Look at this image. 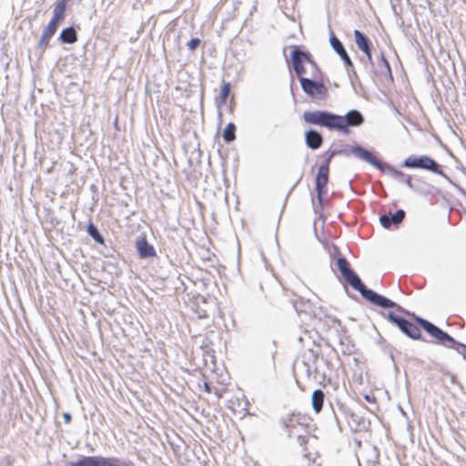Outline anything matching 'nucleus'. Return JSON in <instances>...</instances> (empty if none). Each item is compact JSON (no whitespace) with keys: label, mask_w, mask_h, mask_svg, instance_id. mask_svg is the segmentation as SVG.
I'll list each match as a JSON object with an SVG mask.
<instances>
[{"label":"nucleus","mask_w":466,"mask_h":466,"mask_svg":"<svg viewBox=\"0 0 466 466\" xmlns=\"http://www.w3.org/2000/svg\"><path fill=\"white\" fill-rule=\"evenodd\" d=\"M355 43L360 50L367 56L368 60L372 63L371 43L370 39L360 30H354Z\"/></svg>","instance_id":"nucleus-14"},{"label":"nucleus","mask_w":466,"mask_h":466,"mask_svg":"<svg viewBox=\"0 0 466 466\" xmlns=\"http://www.w3.org/2000/svg\"><path fill=\"white\" fill-rule=\"evenodd\" d=\"M191 170L186 173L187 181L189 183L190 187H196L198 184V181L201 179L202 174L198 167H190Z\"/></svg>","instance_id":"nucleus-25"},{"label":"nucleus","mask_w":466,"mask_h":466,"mask_svg":"<svg viewBox=\"0 0 466 466\" xmlns=\"http://www.w3.org/2000/svg\"><path fill=\"white\" fill-rule=\"evenodd\" d=\"M403 313L408 316H411L416 323H418L429 335L436 339L438 343L446 348L455 350L463 357L464 360H466V344L457 341L453 337L442 330L441 328L421 317L416 316L414 313H410L407 309H405Z\"/></svg>","instance_id":"nucleus-2"},{"label":"nucleus","mask_w":466,"mask_h":466,"mask_svg":"<svg viewBox=\"0 0 466 466\" xmlns=\"http://www.w3.org/2000/svg\"><path fill=\"white\" fill-rule=\"evenodd\" d=\"M306 143L309 147L321 146L322 137L315 130H309L306 133Z\"/></svg>","instance_id":"nucleus-27"},{"label":"nucleus","mask_w":466,"mask_h":466,"mask_svg":"<svg viewBox=\"0 0 466 466\" xmlns=\"http://www.w3.org/2000/svg\"><path fill=\"white\" fill-rule=\"evenodd\" d=\"M298 340L302 342L303 341V338L300 336V337L298 338Z\"/></svg>","instance_id":"nucleus-45"},{"label":"nucleus","mask_w":466,"mask_h":466,"mask_svg":"<svg viewBox=\"0 0 466 466\" xmlns=\"http://www.w3.org/2000/svg\"><path fill=\"white\" fill-rule=\"evenodd\" d=\"M184 155L187 157L189 167H198L201 162V147H180Z\"/></svg>","instance_id":"nucleus-18"},{"label":"nucleus","mask_w":466,"mask_h":466,"mask_svg":"<svg viewBox=\"0 0 466 466\" xmlns=\"http://www.w3.org/2000/svg\"><path fill=\"white\" fill-rule=\"evenodd\" d=\"M303 119L312 125L325 127L329 130L348 133L350 127H358L364 121V117L358 110H350L345 116H339L328 111H306Z\"/></svg>","instance_id":"nucleus-1"},{"label":"nucleus","mask_w":466,"mask_h":466,"mask_svg":"<svg viewBox=\"0 0 466 466\" xmlns=\"http://www.w3.org/2000/svg\"><path fill=\"white\" fill-rule=\"evenodd\" d=\"M403 182L410 188L414 189L413 184H412V177L410 175H407Z\"/></svg>","instance_id":"nucleus-39"},{"label":"nucleus","mask_w":466,"mask_h":466,"mask_svg":"<svg viewBox=\"0 0 466 466\" xmlns=\"http://www.w3.org/2000/svg\"><path fill=\"white\" fill-rule=\"evenodd\" d=\"M364 399H365L368 402H374V401H375V397L370 396V395H368V394H366V395L364 396Z\"/></svg>","instance_id":"nucleus-43"},{"label":"nucleus","mask_w":466,"mask_h":466,"mask_svg":"<svg viewBox=\"0 0 466 466\" xmlns=\"http://www.w3.org/2000/svg\"><path fill=\"white\" fill-rule=\"evenodd\" d=\"M387 319L395 324L405 335L413 339H420L421 338L420 329L410 320L399 316L393 312L387 313Z\"/></svg>","instance_id":"nucleus-8"},{"label":"nucleus","mask_w":466,"mask_h":466,"mask_svg":"<svg viewBox=\"0 0 466 466\" xmlns=\"http://www.w3.org/2000/svg\"><path fill=\"white\" fill-rule=\"evenodd\" d=\"M136 248L140 258L146 259L157 256L155 248L145 238L137 240Z\"/></svg>","instance_id":"nucleus-17"},{"label":"nucleus","mask_w":466,"mask_h":466,"mask_svg":"<svg viewBox=\"0 0 466 466\" xmlns=\"http://www.w3.org/2000/svg\"><path fill=\"white\" fill-rule=\"evenodd\" d=\"M329 43L333 50L339 56L344 64L347 66H353L352 61L349 56L348 53L346 52L341 41L333 34H331L329 37Z\"/></svg>","instance_id":"nucleus-16"},{"label":"nucleus","mask_w":466,"mask_h":466,"mask_svg":"<svg viewBox=\"0 0 466 466\" xmlns=\"http://www.w3.org/2000/svg\"><path fill=\"white\" fill-rule=\"evenodd\" d=\"M236 127L234 124L229 123L226 128L223 131V138L226 143L232 142L236 136H235Z\"/></svg>","instance_id":"nucleus-29"},{"label":"nucleus","mask_w":466,"mask_h":466,"mask_svg":"<svg viewBox=\"0 0 466 466\" xmlns=\"http://www.w3.org/2000/svg\"><path fill=\"white\" fill-rule=\"evenodd\" d=\"M66 9V0H61V1L57 2L53 10L52 18L55 19L56 21L62 22L65 17Z\"/></svg>","instance_id":"nucleus-26"},{"label":"nucleus","mask_w":466,"mask_h":466,"mask_svg":"<svg viewBox=\"0 0 466 466\" xmlns=\"http://www.w3.org/2000/svg\"><path fill=\"white\" fill-rule=\"evenodd\" d=\"M60 22L58 21H56L55 19L51 18L50 22L48 23V25L44 28V32L51 35H54L55 33L56 32V29L58 27V25H59Z\"/></svg>","instance_id":"nucleus-31"},{"label":"nucleus","mask_w":466,"mask_h":466,"mask_svg":"<svg viewBox=\"0 0 466 466\" xmlns=\"http://www.w3.org/2000/svg\"><path fill=\"white\" fill-rule=\"evenodd\" d=\"M332 328L336 329V331H339L342 329L341 321L336 318L331 319Z\"/></svg>","instance_id":"nucleus-36"},{"label":"nucleus","mask_w":466,"mask_h":466,"mask_svg":"<svg viewBox=\"0 0 466 466\" xmlns=\"http://www.w3.org/2000/svg\"><path fill=\"white\" fill-rule=\"evenodd\" d=\"M401 167L412 169H423L440 175L451 182V178L442 171L441 166L433 158L426 155H411L401 164Z\"/></svg>","instance_id":"nucleus-5"},{"label":"nucleus","mask_w":466,"mask_h":466,"mask_svg":"<svg viewBox=\"0 0 466 466\" xmlns=\"http://www.w3.org/2000/svg\"><path fill=\"white\" fill-rule=\"evenodd\" d=\"M329 169L318 168L315 177V189L319 205H322L323 197L326 194V187L329 182Z\"/></svg>","instance_id":"nucleus-12"},{"label":"nucleus","mask_w":466,"mask_h":466,"mask_svg":"<svg viewBox=\"0 0 466 466\" xmlns=\"http://www.w3.org/2000/svg\"><path fill=\"white\" fill-rule=\"evenodd\" d=\"M406 217V212L403 209H398L394 213L389 212L380 217L381 226L387 229L391 227H398L402 223Z\"/></svg>","instance_id":"nucleus-13"},{"label":"nucleus","mask_w":466,"mask_h":466,"mask_svg":"<svg viewBox=\"0 0 466 466\" xmlns=\"http://www.w3.org/2000/svg\"><path fill=\"white\" fill-rule=\"evenodd\" d=\"M311 356H312V359H313V361L315 362L318 358H319V352L317 350H309Z\"/></svg>","instance_id":"nucleus-41"},{"label":"nucleus","mask_w":466,"mask_h":466,"mask_svg":"<svg viewBox=\"0 0 466 466\" xmlns=\"http://www.w3.org/2000/svg\"><path fill=\"white\" fill-rule=\"evenodd\" d=\"M335 264L345 282L353 289L359 291L363 299H367L372 289L364 285L359 275L350 268L347 258L344 257H339L336 259Z\"/></svg>","instance_id":"nucleus-3"},{"label":"nucleus","mask_w":466,"mask_h":466,"mask_svg":"<svg viewBox=\"0 0 466 466\" xmlns=\"http://www.w3.org/2000/svg\"><path fill=\"white\" fill-rule=\"evenodd\" d=\"M205 390L206 391L210 392V387L208 386V383H205Z\"/></svg>","instance_id":"nucleus-44"},{"label":"nucleus","mask_w":466,"mask_h":466,"mask_svg":"<svg viewBox=\"0 0 466 466\" xmlns=\"http://www.w3.org/2000/svg\"><path fill=\"white\" fill-rule=\"evenodd\" d=\"M343 154L361 162L368 163L379 170H380L384 164V162L377 158L376 152L370 150L368 147H349L348 150H343Z\"/></svg>","instance_id":"nucleus-7"},{"label":"nucleus","mask_w":466,"mask_h":466,"mask_svg":"<svg viewBox=\"0 0 466 466\" xmlns=\"http://www.w3.org/2000/svg\"><path fill=\"white\" fill-rule=\"evenodd\" d=\"M380 171L400 182H403L407 177L402 171L396 169L392 165L386 162H384Z\"/></svg>","instance_id":"nucleus-22"},{"label":"nucleus","mask_w":466,"mask_h":466,"mask_svg":"<svg viewBox=\"0 0 466 466\" xmlns=\"http://www.w3.org/2000/svg\"><path fill=\"white\" fill-rule=\"evenodd\" d=\"M334 417L339 427L341 419L348 421L352 410L340 401L336 402V406L332 407Z\"/></svg>","instance_id":"nucleus-20"},{"label":"nucleus","mask_w":466,"mask_h":466,"mask_svg":"<svg viewBox=\"0 0 466 466\" xmlns=\"http://www.w3.org/2000/svg\"><path fill=\"white\" fill-rule=\"evenodd\" d=\"M53 35L46 33L43 31L42 33V35L40 37V40L38 42V48H41L42 50H45L48 45H49V40L50 38L52 37Z\"/></svg>","instance_id":"nucleus-32"},{"label":"nucleus","mask_w":466,"mask_h":466,"mask_svg":"<svg viewBox=\"0 0 466 466\" xmlns=\"http://www.w3.org/2000/svg\"><path fill=\"white\" fill-rule=\"evenodd\" d=\"M63 419H64L65 422L69 423L72 420V416L70 413L65 412V413H63Z\"/></svg>","instance_id":"nucleus-40"},{"label":"nucleus","mask_w":466,"mask_h":466,"mask_svg":"<svg viewBox=\"0 0 466 466\" xmlns=\"http://www.w3.org/2000/svg\"><path fill=\"white\" fill-rule=\"evenodd\" d=\"M127 466H129V463H127Z\"/></svg>","instance_id":"nucleus-46"},{"label":"nucleus","mask_w":466,"mask_h":466,"mask_svg":"<svg viewBox=\"0 0 466 466\" xmlns=\"http://www.w3.org/2000/svg\"><path fill=\"white\" fill-rule=\"evenodd\" d=\"M293 69L297 76H299V78L303 77L302 75L305 73V68L303 65L296 66L295 67H293Z\"/></svg>","instance_id":"nucleus-37"},{"label":"nucleus","mask_w":466,"mask_h":466,"mask_svg":"<svg viewBox=\"0 0 466 466\" xmlns=\"http://www.w3.org/2000/svg\"><path fill=\"white\" fill-rule=\"evenodd\" d=\"M280 423L287 431L289 438H298L299 434H304L305 429H308V425L299 422V418L294 414L283 417Z\"/></svg>","instance_id":"nucleus-10"},{"label":"nucleus","mask_w":466,"mask_h":466,"mask_svg":"<svg viewBox=\"0 0 466 466\" xmlns=\"http://www.w3.org/2000/svg\"><path fill=\"white\" fill-rule=\"evenodd\" d=\"M302 90L313 99H323L328 93V89L321 82L312 80L307 77H299Z\"/></svg>","instance_id":"nucleus-9"},{"label":"nucleus","mask_w":466,"mask_h":466,"mask_svg":"<svg viewBox=\"0 0 466 466\" xmlns=\"http://www.w3.org/2000/svg\"><path fill=\"white\" fill-rule=\"evenodd\" d=\"M324 392L322 390H315L311 395V405L312 409L316 413H319L323 408L324 403Z\"/></svg>","instance_id":"nucleus-23"},{"label":"nucleus","mask_w":466,"mask_h":466,"mask_svg":"<svg viewBox=\"0 0 466 466\" xmlns=\"http://www.w3.org/2000/svg\"><path fill=\"white\" fill-rule=\"evenodd\" d=\"M59 39L63 43L66 44H74L77 41V34L76 29L73 26H69L64 29L59 36Z\"/></svg>","instance_id":"nucleus-24"},{"label":"nucleus","mask_w":466,"mask_h":466,"mask_svg":"<svg viewBox=\"0 0 466 466\" xmlns=\"http://www.w3.org/2000/svg\"><path fill=\"white\" fill-rule=\"evenodd\" d=\"M302 369H303V372L307 374V377L309 378L310 375H311V367L309 364H308L307 362H305V360H303L302 362Z\"/></svg>","instance_id":"nucleus-38"},{"label":"nucleus","mask_w":466,"mask_h":466,"mask_svg":"<svg viewBox=\"0 0 466 466\" xmlns=\"http://www.w3.org/2000/svg\"><path fill=\"white\" fill-rule=\"evenodd\" d=\"M229 91H230V85L229 83H224L222 87H221V93H220V96H221V102L222 103H225L228 95H229Z\"/></svg>","instance_id":"nucleus-33"},{"label":"nucleus","mask_w":466,"mask_h":466,"mask_svg":"<svg viewBox=\"0 0 466 466\" xmlns=\"http://www.w3.org/2000/svg\"><path fill=\"white\" fill-rule=\"evenodd\" d=\"M304 61H308L313 66L315 65L314 62L310 59L309 54H307L301 51L298 46H295L291 53V62L293 67L296 66L303 65Z\"/></svg>","instance_id":"nucleus-21"},{"label":"nucleus","mask_w":466,"mask_h":466,"mask_svg":"<svg viewBox=\"0 0 466 466\" xmlns=\"http://www.w3.org/2000/svg\"><path fill=\"white\" fill-rule=\"evenodd\" d=\"M308 438H309V430L305 429V433L299 434L297 440H298V442L299 443V445L303 446L308 442Z\"/></svg>","instance_id":"nucleus-34"},{"label":"nucleus","mask_w":466,"mask_h":466,"mask_svg":"<svg viewBox=\"0 0 466 466\" xmlns=\"http://www.w3.org/2000/svg\"><path fill=\"white\" fill-rule=\"evenodd\" d=\"M380 59L381 61L383 62V64L385 65V66L387 67L388 70L390 69V64L389 62L386 60V58L384 57L383 54H380Z\"/></svg>","instance_id":"nucleus-42"},{"label":"nucleus","mask_w":466,"mask_h":466,"mask_svg":"<svg viewBox=\"0 0 466 466\" xmlns=\"http://www.w3.org/2000/svg\"><path fill=\"white\" fill-rule=\"evenodd\" d=\"M200 44V40L198 38H192L187 43V47L189 50L194 51Z\"/></svg>","instance_id":"nucleus-35"},{"label":"nucleus","mask_w":466,"mask_h":466,"mask_svg":"<svg viewBox=\"0 0 466 466\" xmlns=\"http://www.w3.org/2000/svg\"><path fill=\"white\" fill-rule=\"evenodd\" d=\"M127 463L116 457L82 456L76 461H71L69 466H127Z\"/></svg>","instance_id":"nucleus-6"},{"label":"nucleus","mask_w":466,"mask_h":466,"mask_svg":"<svg viewBox=\"0 0 466 466\" xmlns=\"http://www.w3.org/2000/svg\"><path fill=\"white\" fill-rule=\"evenodd\" d=\"M347 423L350 430L355 432L366 431L370 425V421L365 417L354 411L350 414Z\"/></svg>","instance_id":"nucleus-15"},{"label":"nucleus","mask_w":466,"mask_h":466,"mask_svg":"<svg viewBox=\"0 0 466 466\" xmlns=\"http://www.w3.org/2000/svg\"><path fill=\"white\" fill-rule=\"evenodd\" d=\"M366 300L369 301L370 304L380 307L381 309H396V310L402 313L403 311H405V309H403L401 306H400L393 300L384 297L383 295L377 293L374 290L370 292Z\"/></svg>","instance_id":"nucleus-11"},{"label":"nucleus","mask_w":466,"mask_h":466,"mask_svg":"<svg viewBox=\"0 0 466 466\" xmlns=\"http://www.w3.org/2000/svg\"><path fill=\"white\" fill-rule=\"evenodd\" d=\"M336 154H343V150H327L322 155L318 156L316 160L318 168L329 169L331 159Z\"/></svg>","instance_id":"nucleus-19"},{"label":"nucleus","mask_w":466,"mask_h":466,"mask_svg":"<svg viewBox=\"0 0 466 466\" xmlns=\"http://www.w3.org/2000/svg\"><path fill=\"white\" fill-rule=\"evenodd\" d=\"M335 264L345 282L353 289L359 291L363 299H367L372 289L364 285L359 275L350 268L347 258L344 257H339L336 259Z\"/></svg>","instance_id":"nucleus-4"},{"label":"nucleus","mask_w":466,"mask_h":466,"mask_svg":"<svg viewBox=\"0 0 466 466\" xmlns=\"http://www.w3.org/2000/svg\"><path fill=\"white\" fill-rule=\"evenodd\" d=\"M379 451L377 448L373 447L369 453V458L367 459L366 464L367 466H377L379 464Z\"/></svg>","instance_id":"nucleus-30"},{"label":"nucleus","mask_w":466,"mask_h":466,"mask_svg":"<svg viewBox=\"0 0 466 466\" xmlns=\"http://www.w3.org/2000/svg\"><path fill=\"white\" fill-rule=\"evenodd\" d=\"M87 233L90 237H92V238L96 242V243H99V244H103L105 239H104V237L100 234L99 230L97 229V228L93 224V223H90L88 226H87Z\"/></svg>","instance_id":"nucleus-28"}]
</instances>
